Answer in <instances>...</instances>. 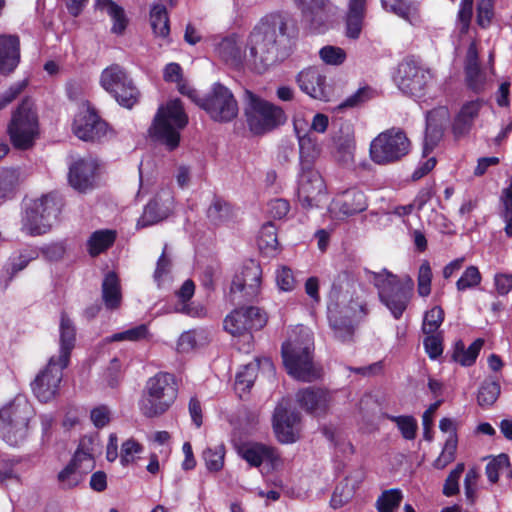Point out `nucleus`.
Instances as JSON below:
<instances>
[{"label":"nucleus","mask_w":512,"mask_h":512,"mask_svg":"<svg viewBox=\"0 0 512 512\" xmlns=\"http://www.w3.org/2000/svg\"><path fill=\"white\" fill-rule=\"evenodd\" d=\"M34 416L32 404L23 396L15 397L0 409V436L13 447L22 445L28 435V425Z\"/></svg>","instance_id":"39448f33"},{"label":"nucleus","mask_w":512,"mask_h":512,"mask_svg":"<svg viewBox=\"0 0 512 512\" xmlns=\"http://www.w3.org/2000/svg\"><path fill=\"white\" fill-rule=\"evenodd\" d=\"M61 212L60 205L55 197L44 195L32 201L27 207L22 220V230L31 236L43 235L50 231L52 220Z\"/></svg>","instance_id":"9b49d317"},{"label":"nucleus","mask_w":512,"mask_h":512,"mask_svg":"<svg viewBox=\"0 0 512 512\" xmlns=\"http://www.w3.org/2000/svg\"><path fill=\"white\" fill-rule=\"evenodd\" d=\"M215 53L225 63L238 67L243 62L242 48L235 34L224 37L215 46Z\"/></svg>","instance_id":"473e14b6"},{"label":"nucleus","mask_w":512,"mask_h":512,"mask_svg":"<svg viewBox=\"0 0 512 512\" xmlns=\"http://www.w3.org/2000/svg\"><path fill=\"white\" fill-rule=\"evenodd\" d=\"M500 383L492 377L486 378L480 385L477 393V403L482 408L491 407L499 398Z\"/></svg>","instance_id":"ea45409f"},{"label":"nucleus","mask_w":512,"mask_h":512,"mask_svg":"<svg viewBox=\"0 0 512 512\" xmlns=\"http://www.w3.org/2000/svg\"><path fill=\"white\" fill-rule=\"evenodd\" d=\"M65 368L55 356H52L46 367L37 374L31 383V388L40 402L46 403L56 397Z\"/></svg>","instance_id":"dca6fc26"},{"label":"nucleus","mask_w":512,"mask_h":512,"mask_svg":"<svg viewBox=\"0 0 512 512\" xmlns=\"http://www.w3.org/2000/svg\"><path fill=\"white\" fill-rule=\"evenodd\" d=\"M329 326L334 333V337L341 342H350L353 340L355 328L351 319L342 313L336 306L328 310Z\"/></svg>","instance_id":"7c9ffc66"},{"label":"nucleus","mask_w":512,"mask_h":512,"mask_svg":"<svg viewBox=\"0 0 512 512\" xmlns=\"http://www.w3.org/2000/svg\"><path fill=\"white\" fill-rule=\"evenodd\" d=\"M39 256L37 249L25 248L20 250L17 256L9 258L2 270V277H6L4 288L6 289L15 275L24 270L28 264Z\"/></svg>","instance_id":"2f4dec72"},{"label":"nucleus","mask_w":512,"mask_h":512,"mask_svg":"<svg viewBox=\"0 0 512 512\" xmlns=\"http://www.w3.org/2000/svg\"><path fill=\"white\" fill-rule=\"evenodd\" d=\"M382 7L391 13L410 20L418 13V4L412 0H380Z\"/></svg>","instance_id":"a19ab883"},{"label":"nucleus","mask_w":512,"mask_h":512,"mask_svg":"<svg viewBox=\"0 0 512 512\" xmlns=\"http://www.w3.org/2000/svg\"><path fill=\"white\" fill-rule=\"evenodd\" d=\"M100 84L124 108L131 109L140 99L141 93L134 81L118 64H112L102 71Z\"/></svg>","instance_id":"9d476101"},{"label":"nucleus","mask_w":512,"mask_h":512,"mask_svg":"<svg viewBox=\"0 0 512 512\" xmlns=\"http://www.w3.org/2000/svg\"><path fill=\"white\" fill-rule=\"evenodd\" d=\"M319 57L327 65L339 66L345 62L347 54L341 47L326 45L320 49Z\"/></svg>","instance_id":"4d7b16f0"},{"label":"nucleus","mask_w":512,"mask_h":512,"mask_svg":"<svg viewBox=\"0 0 512 512\" xmlns=\"http://www.w3.org/2000/svg\"><path fill=\"white\" fill-rule=\"evenodd\" d=\"M411 141L405 131L392 127L379 133L370 144V158L378 165H389L401 161L411 151Z\"/></svg>","instance_id":"6e6552de"},{"label":"nucleus","mask_w":512,"mask_h":512,"mask_svg":"<svg viewBox=\"0 0 512 512\" xmlns=\"http://www.w3.org/2000/svg\"><path fill=\"white\" fill-rule=\"evenodd\" d=\"M19 181V173L15 168H2L0 170V199L12 196Z\"/></svg>","instance_id":"09e8293b"},{"label":"nucleus","mask_w":512,"mask_h":512,"mask_svg":"<svg viewBox=\"0 0 512 512\" xmlns=\"http://www.w3.org/2000/svg\"><path fill=\"white\" fill-rule=\"evenodd\" d=\"M20 63V39L17 35H0V74L7 76Z\"/></svg>","instance_id":"bb28decb"},{"label":"nucleus","mask_w":512,"mask_h":512,"mask_svg":"<svg viewBox=\"0 0 512 512\" xmlns=\"http://www.w3.org/2000/svg\"><path fill=\"white\" fill-rule=\"evenodd\" d=\"M237 453L251 467L264 465L268 470H275L282 465L277 448L261 442H243L237 446Z\"/></svg>","instance_id":"a211bd4d"},{"label":"nucleus","mask_w":512,"mask_h":512,"mask_svg":"<svg viewBox=\"0 0 512 512\" xmlns=\"http://www.w3.org/2000/svg\"><path fill=\"white\" fill-rule=\"evenodd\" d=\"M377 92L372 87L365 85L360 87L355 93L348 96L342 103L338 105L339 110H343L345 108H354L358 107L367 101L375 98Z\"/></svg>","instance_id":"8fccbe9b"},{"label":"nucleus","mask_w":512,"mask_h":512,"mask_svg":"<svg viewBox=\"0 0 512 512\" xmlns=\"http://www.w3.org/2000/svg\"><path fill=\"white\" fill-rule=\"evenodd\" d=\"M444 317V310L440 306H434L426 311L422 323V332L424 334L439 333L438 329L442 325Z\"/></svg>","instance_id":"603ef678"},{"label":"nucleus","mask_w":512,"mask_h":512,"mask_svg":"<svg viewBox=\"0 0 512 512\" xmlns=\"http://www.w3.org/2000/svg\"><path fill=\"white\" fill-rule=\"evenodd\" d=\"M299 89L309 97L319 101H329L331 87L324 70L318 66L303 68L295 77Z\"/></svg>","instance_id":"6ab92c4d"},{"label":"nucleus","mask_w":512,"mask_h":512,"mask_svg":"<svg viewBox=\"0 0 512 512\" xmlns=\"http://www.w3.org/2000/svg\"><path fill=\"white\" fill-rule=\"evenodd\" d=\"M473 15V4L462 2L457 14V20L459 23V34L461 36L466 35L469 32L471 20Z\"/></svg>","instance_id":"69168bd1"},{"label":"nucleus","mask_w":512,"mask_h":512,"mask_svg":"<svg viewBox=\"0 0 512 512\" xmlns=\"http://www.w3.org/2000/svg\"><path fill=\"white\" fill-rule=\"evenodd\" d=\"M188 124V116L183 103L176 98L160 106L149 129L150 135L174 150L180 143V130Z\"/></svg>","instance_id":"423d86ee"},{"label":"nucleus","mask_w":512,"mask_h":512,"mask_svg":"<svg viewBox=\"0 0 512 512\" xmlns=\"http://www.w3.org/2000/svg\"><path fill=\"white\" fill-rule=\"evenodd\" d=\"M143 447L134 439L126 440L121 446L120 461L126 466L134 461V455L142 452Z\"/></svg>","instance_id":"774afa93"},{"label":"nucleus","mask_w":512,"mask_h":512,"mask_svg":"<svg viewBox=\"0 0 512 512\" xmlns=\"http://www.w3.org/2000/svg\"><path fill=\"white\" fill-rule=\"evenodd\" d=\"M320 154V148L310 135L299 137L300 170L314 169V163Z\"/></svg>","instance_id":"4c0bfd02"},{"label":"nucleus","mask_w":512,"mask_h":512,"mask_svg":"<svg viewBox=\"0 0 512 512\" xmlns=\"http://www.w3.org/2000/svg\"><path fill=\"white\" fill-rule=\"evenodd\" d=\"M367 208L365 194L358 189H348L332 202V209L344 217L363 212Z\"/></svg>","instance_id":"c85d7f7f"},{"label":"nucleus","mask_w":512,"mask_h":512,"mask_svg":"<svg viewBox=\"0 0 512 512\" xmlns=\"http://www.w3.org/2000/svg\"><path fill=\"white\" fill-rule=\"evenodd\" d=\"M262 283V268L258 261L247 259L243 262L241 269L235 274L230 293L241 294L243 301H253L258 297Z\"/></svg>","instance_id":"2eb2a0df"},{"label":"nucleus","mask_w":512,"mask_h":512,"mask_svg":"<svg viewBox=\"0 0 512 512\" xmlns=\"http://www.w3.org/2000/svg\"><path fill=\"white\" fill-rule=\"evenodd\" d=\"M74 134L83 141H100L108 132V124L101 119L95 108L88 106L74 120Z\"/></svg>","instance_id":"b1692460"},{"label":"nucleus","mask_w":512,"mask_h":512,"mask_svg":"<svg viewBox=\"0 0 512 512\" xmlns=\"http://www.w3.org/2000/svg\"><path fill=\"white\" fill-rule=\"evenodd\" d=\"M483 345L484 340L482 338L474 340L468 348L465 347L462 340H457L454 344L451 358L461 366H472L476 362Z\"/></svg>","instance_id":"f704fd0d"},{"label":"nucleus","mask_w":512,"mask_h":512,"mask_svg":"<svg viewBox=\"0 0 512 512\" xmlns=\"http://www.w3.org/2000/svg\"><path fill=\"white\" fill-rule=\"evenodd\" d=\"M482 280L481 273L476 266H469L465 269L461 277L456 282L458 291H465L467 289L475 288L480 285Z\"/></svg>","instance_id":"13d9d810"},{"label":"nucleus","mask_w":512,"mask_h":512,"mask_svg":"<svg viewBox=\"0 0 512 512\" xmlns=\"http://www.w3.org/2000/svg\"><path fill=\"white\" fill-rule=\"evenodd\" d=\"M301 11L302 20L314 33H322L333 14V6L329 0H293Z\"/></svg>","instance_id":"aec40b11"},{"label":"nucleus","mask_w":512,"mask_h":512,"mask_svg":"<svg viewBox=\"0 0 512 512\" xmlns=\"http://www.w3.org/2000/svg\"><path fill=\"white\" fill-rule=\"evenodd\" d=\"M87 442H90V439L83 438L80 440L71 460L58 473L57 480L61 489H73L83 481L85 473L80 469V465L85 460L93 459L92 451L87 447Z\"/></svg>","instance_id":"5701e85b"},{"label":"nucleus","mask_w":512,"mask_h":512,"mask_svg":"<svg viewBox=\"0 0 512 512\" xmlns=\"http://www.w3.org/2000/svg\"><path fill=\"white\" fill-rule=\"evenodd\" d=\"M99 163L92 158H79L74 161L68 172V182L73 189L86 193L95 187Z\"/></svg>","instance_id":"393cba45"},{"label":"nucleus","mask_w":512,"mask_h":512,"mask_svg":"<svg viewBox=\"0 0 512 512\" xmlns=\"http://www.w3.org/2000/svg\"><path fill=\"white\" fill-rule=\"evenodd\" d=\"M276 283L282 291L289 292L294 290L296 280L293 271L287 266H281L276 270Z\"/></svg>","instance_id":"338daca9"},{"label":"nucleus","mask_w":512,"mask_h":512,"mask_svg":"<svg viewBox=\"0 0 512 512\" xmlns=\"http://www.w3.org/2000/svg\"><path fill=\"white\" fill-rule=\"evenodd\" d=\"M7 132L15 149L26 151L34 146L40 127L34 102L30 98H24L13 111Z\"/></svg>","instance_id":"0eeeda50"},{"label":"nucleus","mask_w":512,"mask_h":512,"mask_svg":"<svg viewBox=\"0 0 512 512\" xmlns=\"http://www.w3.org/2000/svg\"><path fill=\"white\" fill-rule=\"evenodd\" d=\"M279 242L277 237V228L272 222L265 223L259 232L258 246L261 250L276 251Z\"/></svg>","instance_id":"3c124183"},{"label":"nucleus","mask_w":512,"mask_h":512,"mask_svg":"<svg viewBox=\"0 0 512 512\" xmlns=\"http://www.w3.org/2000/svg\"><path fill=\"white\" fill-rule=\"evenodd\" d=\"M258 370V362L244 365L236 374L235 389L241 392H249L257 378Z\"/></svg>","instance_id":"37998d69"},{"label":"nucleus","mask_w":512,"mask_h":512,"mask_svg":"<svg viewBox=\"0 0 512 512\" xmlns=\"http://www.w3.org/2000/svg\"><path fill=\"white\" fill-rule=\"evenodd\" d=\"M457 450V436L451 434L445 442L442 452L434 461V467L437 469H443L448 464L454 461Z\"/></svg>","instance_id":"5fc2aeb1"},{"label":"nucleus","mask_w":512,"mask_h":512,"mask_svg":"<svg viewBox=\"0 0 512 512\" xmlns=\"http://www.w3.org/2000/svg\"><path fill=\"white\" fill-rule=\"evenodd\" d=\"M433 78L428 68L419 65L414 56L405 57L397 67L394 81L397 87L406 95L422 97L428 83Z\"/></svg>","instance_id":"ddd939ff"},{"label":"nucleus","mask_w":512,"mask_h":512,"mask_svg":"<svg viewBox=\"0 0 512 512\" xmlns=\"http://www.w3.org/2000/svg\"><path fill=\"white\" fill-rule=\"evenodd\" d=\"M387 419L395 423L405 440H414L417 436L418 423L412 415H387Z\"/></svg>","instance_id":"49530a36"},{"label":"nucleus","mask_w":512,"mask_h":512,"mask_svg":"<svg viewBox=\"0 0 512 512\" xmlns=\"http://www.w3.org/2000/svg\"><path fill=\"white\" fill-rule=\"evenodd\" d=\"M432 269L428 260H423L418 269L417 292L421 297H427L431 293Z\"/></svg>","instance_id":"864d4df0"},{"label":"nucleus","mask_w":512,"mask_h":512,"mask_svg":"<svg viewBox=\"0 0 512 512\" xmlns=\"http://www.w3.org/2000/svg\"><path fill=\"white\" fill-rule=\"evenodd\" d=\"M510 466L509 456L501 453L494 457L485 467V473L491 483H496L499 480L500 470Z\"/></svg>","instance_id":"680f3d73"},{"label":"nucleus","mask_w":512,"mask_h":512,"mask_svg":"<svg viewBox=\"0 0 512 512\" xmlns=\"http://www.w3.org/2000/svg\"><path fill=\"white\" fill-rule=\"evenodd\" d=\"M177 397L176 377L172 373L160 371L146 381L138 407L143 416L156 418L165 414Z\"/></svg>","instance_id":"f03ea898"},{"label":"nucleus","mask_w":512,"mask_h":512,"mask_svg":"<svg viewBox=\"0 0 512 512\" xmlns=\"http://www.w3.org/2000/svg\"><path fill=\"white\" fill-rule=\"evenodd\" d=\"M95 8L105 10L111 17L113 25L111 28L112 33L121 35L127 28L128 19L124 9L113 0H96Z\"/></svg>","instance_id":"c9c22d12"},{"label":"nucleus","mask_w":512,"mask_h":512,"mask_svg":"<svg viewBox=\"0 0 512 512\" xmlns=\"http://www.w3.org/2000/svg\"><path fill=\"white\" fill-rule=\"evenodd\" d=\"M59 356L56 357L62 367H68L72 350L76 343V327L65 311L60 314Z\"/></svg>","instance_id":"cd10ccee"},{"label":"nucleus","mask_w":512,"mask_h":512,"mask_svg":"<svg viewBox=\"0 0 512 512\" xmlns=\"http://www.w3.org/2000/svg\"><path fill=\"white\" fill-rule=\"evenodd\" d=\"M425 335L426 336L423 339L425 352L431 360H436L443 353V334L442 332H439Z\"/></svg>","instance_id":"052dcab7"},{"label":"nucleus","mask_w":512,"mask_h":512,"mask_svg":"<svg viewBox=\"0 0 512 512\" xmlns=\"http://www.w3.org/2000/svg\"><path fill=\"white\" fill-rule=\"evenodd\" d=\"M244 116L247 127L254 136L270 133L287 121L282 107L250 90H245Z\"/></svg>","instance_id":"20e7f679"},{"label":"nucleus","mask_w":512,"mask_h":512,"mask_svg":"<svg viewBox=\"0 0 512 512\" xmlns=\"http://www.w3.org/2000/svg\"><path fill=\"white\" fill-rule=\"evenodd\" d=\"M150 22L156 36L167 37L170 33L169 17L164 5H154L150 11Z\"/></svg>","instance_id":"79ce46f5"},{"label":"nucleus","mask_w":512,"mask_h":512,"mask_svg":"<svg viewBox=\"0 0 512 512\" xmlns=\"http://www.w3.org/2000/svg\"><path fill=\"white\" fill-rule=\"evenodd\" d=\"M358 277L351 269L341 270L332 282V292L338 296L342 293H350L354 290Z\"/></svg>","instance_id":"a18cd8bd"},{"label":"nucleus","mask_w":512,"mask_h":512,"mask_svg":"<svg viewBox=\"0 0 512 512\" xmlns=\"http://www.w3.org/2000/svg\"><path fill=\"white\" fill-rule=\"evenodd\" d=\"M366 0H349L345 16L346 36L358 39L364 26L366 16Z\"/></svg>","instance_id":"c756f323"},{"label":"nucleus","mask_w":512,"mask_h":512,"mask_svg":"<svg viewBox=\"0 0 512 512\" xmlns=\"http://www.w3.org/2000/svg\"><path fill=\"white\" fill-rule=\"evenodd\" d=\"M464 469V463H458L448 474L442 490L446 497H452L459 493V479L464 472Z\"/></svg>","instance_id":"e2e57ef3"},{"label":"nucleus","mask_w":512,"mask_h":512,"mask_svg":"<svg viewBox=\"0 0 512 512\" xmlns=\"http://www.w3.org/2000/svg\"><path fill=\"white\" fill-rule=\"evenodd\" d=\"M116 240V232L114 230H97L94 231L88 241L87 250L91 257H97L101 253L113 246Z\"/></svg>","instance_id":"e433bc0d"},{"label":"nucleus","mask_w":512,"mask_h":512,"mask_svg":"<svg viewBox=\"0 0 512 512\" xmlns=\"http://www.w3.org/2000/svg\"><path fill=\"white\" fill-rule=\"evenodd\" d=\"M148 327L145 324H140L136 327L130 328L126 331L114 333L108 338L109 342L120 341H139L145 339L148 335Z\"/></svg>","instance_id":"bf43d9fd"},{"label":"nucleus","mask_w":512,"mask_h":512,"mask_svg":"<svg viewBox=\"0 0 512 512\" xmlns=\"http://www.w3.org/2000/svg\"><path fill=\"white\" fill-rule=\"evenodd\" d=\"M483 103V100L478 98L462 104L451 124V133L455 140H460L470 134Z\"/></svg>","instance_id":"a878e982"},{"label":"nucleus","mask_w":512,"mask_h":512,"mask_svg":"<svg viewBox=\"0 0 512 512\" xmlns=\"http://www.w3.org/2000/svg\"><path fill=\"white\" fill-rule=\"evenodd\" d=\"M102 299L107 309L115 310L122 301L120 281L113 271L108 272L102 282Z\"/></svg>","instance_id":"72a5a7b5"},{"label":"nucleus","mask_w":512,"mask_h":512,"mask_svg":"<svg viewBox=\"0 0 512 512\" xmlns=\"http://www.w3.org/2000/svg\"><path fill=\"white\" fill-rule=\"evenodd\" d=\"M477 24L486 29L490 26L494 17V1L493 0H479L477 3Z\"/></svg>","instance_id":"0e129e2a"},{"label":"nucleus","mask_w":512,"mask_h":512,"mask_svg":"<svg viewBox=\"0 0 512 512\" xmlns=\"http://www.w3.org/2000/svg\"><path fill=\"white\" fill-rule=\"evenodd\" d=\"M201 109L218 123H228L238 116L237 100L229 88L216 82L201 100Z\"/></svg>","instance_id":"f8f14e48"},{"label":"nucleus","mask_w":512,"mask_h":512,"mask_svg":"<svg viewBox=\"0 0 512 512\" xmlns=\"http://www.w3.org/2000/svg\"><path fill=\"white\" fill-rule=\"evenodd\" d=\"M373 276L380 302L391 312L395 319H400L406 311L414 294V280L406 275L400 279L397 275L383 269L382 272H369Z\"/></svg>","instance_id":"7ed1b4c3"},{"label":"nucleus","mask_w":512,"mask_h":512,"mask_svg":"<svg viewBox=\"0 0 512 512\" xmlns=\"http://www.w3.org/2000/svg\"><path fill=\"white\" fill-rule=\"evenodd\" d=\"M465 83L469 90L475 94H481L485 90L486 78L481 68L464 69Z\"/></svg>","instance_id":"6e6d98bb"},{"label":"nucleus","mask_w":512,"mask_h":512,"mask_svg":"<svg viewBox=\"0 0 512 512\" xmlns=\"http://www.w3.org/2000/svg\"><path fill=\"white\" fill-rule=\"evenodd\" d=\"M297 197L304 209L318 207L326 195V184L318 170H300L298 174Z\"/></svg>","instance_id":"f3484780"},{"label":"nucleus","mask_w":512,"mask_h":512,"mask_svg":"<svg viewBox=\"0 0 512 512\" xmlns=\"http://www.w3.org/2000/svg\"><path fill=\"white\" fill-rule=\"evenodd\" d=\"M299 36L298 21L288 11L265 15L249 35V60L253 69L262 74L286 59Z\"/></svg>","instance_id":"f257e3e1"},{"label":"nucleus","mask_w":512,"mask_h":512,"mask_svg":"<svg viewBox=\"0 0 512 512\" xmlns=\"http://www.w3.org/2000/svg\"><path fill=\"white\" fill-rule=\"evenodd\" d=\"M273 428L280 443L291 444L300 438L301 416L299 412L278 405L273 414Z\"/></svg>","instance_id":"412c9836"},{"label":"nucleus","mask_w":512,"mask_h":512,"mask_svg":"<svg viewBox=\"0 0 512 512\" xmlns=\"http://www.w3.org/2000/svg\"><path fill=\"white\" fill-rule=\"evenodd\" d=\"M295 400L298 406L307 414L314 417H324L330 409L332 394L326 388L308 386L296 392Z\"/></svg>","instance_id":"4be33fe9"},{"label":"nucleus","mask_w":512,"mask_h":512,"mask_svg":"<svg viewBox=\"0 0 512 512\" xmlns=\"http://www.w3.org/2000/svg\"><path fill=\"white\" fill-rule=\"evenodd\" d=\"M313 343L309 341H286L282 344L281 354L287 373L293 378L312 382L320 377L313 363Z\"/></svg>","instance_id":"1a4fd4ad"},{"label":"nucleus","mask_w":512,"mask_h":512,"mask_svg":"<svg viewBox=\"0 0 512 512\" xmlns=\"http://www.w3.org/2000/svg\"><path fill=\"white\" fill-rule=\"evenodd\" d=\"M232 217V205L225 199L215 195L207 209V218L210 222L214 225H220L229 221Z\"/></svg>","instance_id":"58836bf2"},{"label":"nucleus","mask_w":512,"mask_h":512,"mask_svg":"<svg viewBox=\"0 0 512 512\" xmlns=\"http://www.w3.org/2000/svg\"><path fill=\"white\" fill-rule=\"evenodd\" d=\"M268 321L267 313L255 306L234 309L224 319V329L233 336L261 330Z\"/></svg>","instance_id":"4468645a"},{"label":"nucleus","mask_w":512,"mask_h":512,"mask_svg":"<svg viewBox=\"0 0 512 512\" xmlns=\"http://www.w3.org/2000/svg\"><path fill=\"white\" fill-rule=\"evenodd\" d=\"M225 446L223 444L215 447H207L202 454L207 470L218 472L224 466Z\"/></svg>","instance_id":"de8ad7c7"},{"label":"nucleus","mask_w":512,"mask_h":512,"mask_svg":"<svg viewBox=\"0 0 512 512\" xmlns=\"http://www.w3.org/2000/svg\"><path fill=\"white\" fill-rule=\"evenodd\" d=\"M403 499V493L398 488L384 490L376 500L378 512H395Z\"/></svg>","instance_id":"c03bdc74"}]
</instances>
